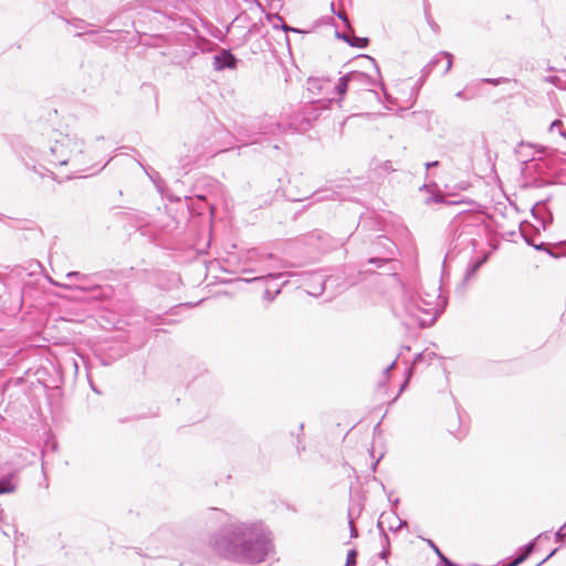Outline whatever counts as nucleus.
I'll use <instances>...</instances> for the list:
<instances>
[{
	"label": "nucleus",
	"instance_id": "obj_1",
	"mask_svg": "<svg viewBox=\"0 0 566 566\" xmlns=\"http://www.w3.org/2000/svg\"><path fill=\"white\" fill-rule=\"evenodd\" d=\"M207 545L221 559L241 565H259L275 555L272 532L256 521H231L210 534Z\"/></svg>",
	"mask_w": 566,
	"mask_h": 566
},
{
	"label": "nucleus",
	"instance_id": "obj_2",
	"mask_svg": "<svg viewBox=\"0 0 566 566\" xmlns=\"http://www.w3.org/2000/svg\"><path fill=\"white\" fill-rule=\"evenodd\" d=\"M444 306L446 300L440 295V287L432 285L430 291L417 294L403 290L400 300L394 305V312L408 328H423L437 319Z\"/></svg>",
	"mask_w": 566,
	"mask_h": 566
},
{
	"label": "nucleus",
	"instance_id": "obj_3",
	"mask_svg": "<svg viewBox=\"0 0 566 566\" xmlns=\"http://www.w3.org/2000/svg\"><path fill=\"white\" fill-rule=\"evenodd\" d=\"M44 156L51 165H70L74 174L87 171L84 143L76 135L56 134Z\"/></svg>",
	"mask_w": 566,
	"mask_h": 566
},
{
	"label": "nucleus",
	"instance_id": "obj_4",
	"mask_svg": "<svg viewBox=\"0 0 566 566\" xmlns=\"http://www.w3.org/2000/svg\"><path fill=\"white\" fill-rule=\"evenodd\" d=\"M219 149L212 148L210 145L198 144L197 142L189 139L182 146L179 151V163L182 168L189 167L196 163L201 156L206 154H217Z\"/></svg>",
	"mask_w": 566,
	"mask_h": 566
},
{
	"label": "nucleus",
	"instance_id": "obj_5",
	"mask_svg": "<svg viewBox=\"0 0 566 566\" xmlns=\"http://www.w3.org/2000/svg\"><path fill=\"white\" fill-rule=\"evenodd\" d=\"M308 90L314 91H322V90H329L334 88L336 94L339 96V99H343L344 95L346 94L347 90L350 88V82L347 81V74L339 77L337 84H333L329 80H310L308 81Z\"/></svg>",
	"mask_w": 566,
	"mask_h": 566
},
{
	"label": "nucleus",
	"instance_id": "obj_6",
	"mask_svg": "<svg viewBox=\"0 0 566 566\" xmlns=\"http://www.w3.org/2000/svg\"><path fill=\"white\" fill-rule=\"evenodd\" d=\"M347 81L350 82V88L356 91H373V87L377 85L376 80H374L368 74L358 71L347 73Z\"/></svg>",
	"mask_w": 566,
	"mask_h": 566
},
{
	"label": "nucleus",
	"instance_id": "obj_7",
	"mask_svg": "<svg viewBox=\"0 0 566 566\" xmlns=\"http://www.w3.org/2000/svg\"><path fill=\"white\" fill-rule=\"evenodd\" d=\"M287 276H290V274L282 273V272L268 273V274L260 275L256 277L247 279L245 281L254 282V281H259V280H265L268 282V285L271 286V290L274 291L276 287L281 289L283 285H285L289 282Z\"/></svg>",
	"mask_w": 566,
	"mask_h": 566
},
{
	"label": "nucleus",
	"instance_id": "obj_8",
	"mask_svg": "<svg viewBox=\"0 0 566 566\" xmlns=\"http://www.w3.org/2000/svg\"><path fill=\"white\" fill-rule=\"evenodd\" d=\"M326 280L323 274L313 273L307 277L306 291L310 295L318 296L325 290Z\"/></svg>",
	"mask_w": 566,
	"mask_h": 566
},
{
	"label": "nucleus",
	"instance_id": "obj_9",
	"mask_svg": "<svg viewBox=\"0 0 566 566\" xmlns=\"http://www.w3.org/2000/svg\"><path fill=\"white\" fill-rule=\"evenodd\" d=\"M452 54L449 53V52H446V51H442L440 53H438L437 55H434V57L424 66V69L422 70L423 74L424 75H428L432 69L438 65V63L442 60V59H446V67L442 72V74H447L451 67H452Z\"/></svg>",
	"mask_w": 566,
	"mask_h": 566
},
{
	"label": "nucleus",
	"instance_id": "obj_10",
	"mask_svg": "<svg viewBox=\"0 0 566 566\" xmlns=\"http://www.w3.org/2000/svg\"><path fill=\"white\" fill-rule=\"evenodd\" d=\"M213 65L216 70H223L226 67L233 69L235 67L237 59L234 55L227 50H223L221 53L214 55Z\"/></svg>",
	"mask_w": 566,
	"mask_h": 566
},
{
	"label": "nucleus",
	"instance_id": "obj_11",
	"mask_svg": "<svg viewBox=\"0 0 566 566\" xmlns=\"http://www.w3.org/2000/svg\"><path fill=\"white\" fill-rule=\"evenodd\" d=\"M515 153L517 157L525 163L528 160H535V154L543 153V149H535L532 144L522 142L517 145Z\"/></svg>",
	"mask_w": 566,
	"mask_h": 566
},
{
	"label": "nucleus",
	"instance_id": "obj_12",
	"mask_svg": "<svg viewBox=\"0 0 566 566\" xmlns=\"http://www.w3.org/2000/svg\"><path fill=\"white\" fill-rule=\"evenodd\" d=\"M281 130V125L276 123L272 117H264L259 126V134L261 135H274Z\"/></svg>",
	"mask_w": 566,
	"mask_h": 566
},
{
	"label": "nucleus",
	"instance_id": "obj_13",
	"mask_svg": "<svg viewBox=\"0 0 566 566\" xmlns=\"http://www.w3.org/2000/svg\"><path fill=\"white\" fill-rule=\"evenodd\" d=\"M18 479L15 474L0 479V494H10L17 490Z\"/></svg>",
	"mask_w": 566,
	"mask_h": 566
},
{
	"label": "nucleus",
	"instance_id": "obj_14",
	"mask_svg": "<svg viewBox=\"0 0 566 566\" xmlns=\"http://www.w3.org/2000/svg\"><path fill=\"white\" fill-rule=\"evenodd\" d=\"M485 262V258H482V259H479L476 260L474 263L470 264L465 271V274H464V280L465 281H469L472 276H474V274L476 273V271L480 269V266Z\"/></svg>",
	"mask_w": 566,
	"mask_h": 566
},
{
	"label": "nucleus",
	"instance_id": "obj_15",
	"mask_svg": "<svg viewBox=\"0 0 566 566\" xmlns=\"http://www.w3.org/2000/svg\"><path fill=\"white\" fill-rule=\"evenodd\" d=\"M562 159V156L557 153H551L548 154L546 158V166L552 169L553 171H558V163Z\"/></svg>",
	"mask_w": 566,
	"mask_h": 566
},
{
	"label": "nucleus",
	"instance_id": "obj_16",
	"mask_svg": "<svg viewBox=\"0 0 566 566\" xmlns=\"http://www.w3.org/2000/svg\"><path fill=\"white\" fill-rule=\"evenodd\" d=\"M368 44V39L366 38H358V36H352V42H349V45L356 46V48H366Z\"/></svg>",
	"mask_w": 566,
	"mask_h": 566
},
{
	"label": "nucleus",
	"instance_id": "obj_17",
	"mask_svg": "<svg viewBox=\"0 0 566 566\" xmlns=\"http://www.w3.org/2000/svg\"><path fill=\"white\" fill-rule=\"evenodd\" d=\"M171 537V534L167 531H160L158 532L157 534H155L151 538H150V542H155L157 539H160L163 542H167L168 539H170Z\"/></svg>",
	"mask_w": 566,
	"mask_h": 566
},
{
	"label": "nucleus",
	"instance_id": "obj_18",
	"mask_svg": "<svg viewBox=\"0 0 566 566\" xmlns=\"http://www.w3.org/2000/svg\"><path fill=\"white\" fill-rule=\"evenodd\" d=\"M356 557H357V552L355 549H350L348 553H347V558H346V564L345 566H355L356 564Z\"/></svg>",
	"mask_w": 566,
	"mask_h": 566
},
{
	"label": "nucleus",
	"instance_id": "obj_19",
	"mask_svg": "<svg viewBox=\"0 0 566 566\" xmlns=\"http://www.w3.org/2000/svg\"><path fill=\"white\" fill-rule=\"evenodd\" d=\"M280 293V287H276L273 293L270 285H266L264 291V298L272 301Z\"/></svg>",
	"mask_w": 566,
	"mask_h": 566
},
{
	"label": "nucleus",
	"instance_id": "obj_20",
	"mask_svg": "<svg viewBox=\"0 0 566 566\" xmlns=\"http://www.w3.org/2000/svg\"><path fill=\"white\" fill-rule=\"evenodd\" d=\"M12 530V526L4 522L3 516H0V531L3 533V535L9 536L10 531Z\"/></svg>",
	"mask_w": 566,
	"mask_h": 566
},
{
	"label": "nucleus",
	"instance_id": "obj_21",
	"mask_svg": "<svg viewBox=\"0 0 566 566\" xmlns=\"http://www.w3.org/2000/svg\"><path fill=\"white\" fill-rule=\"evenodd\" d=\"M534 542H530L528 544H526L524 547H523V553L520 554V556H525V559L532 554L533 549H534Z\"/></svg>",
	"mask_w": 566,
	"mask_h": 566
},
{
	"label": "nucleus",
	"instance_id": "obj_22",
	"mask_svg": "<svg viewBox=\"0 0 566 566\" xmlns=\"http://www.w3.org/2000/svg\"><path fill=\"white\" fill-rule=\"evenodd\" d=\"M555 538L557 542L566 544V530L559 528L555 534Z\"/></svg>",
	"mask_w": 566,
	"mask_h": 566
},
{
	"label": "nucleus",
	"instance_id": "obj_23",
	"mask_svg": "<svg viewBox=\"0 0 566 566\" xmlns=\"http://www.w3.org/2000/svg\"><path fill=\"white\" fill-rule=\"evenodd\" d=\"M66 279H76L78 281H85L87 279V275L82 274L80 272H69L66 274Z\"/></svg>",
	"mask_w": 566,
	"mask_h": 566
},
{
	"label": "nucleus",
	"instance_id": "obj_24",
	"mask_svg": "<svg viewBox=\"0 0 566 566\" xmlns=\"http://www.w3.org/2000/svg\"><path fill=\"white\" fill-rule=\"evenodd\" d=\"M442 201H443V197L441 195H433L426 200V203H430V202L439 203Z\"/></svg>",
	"mask_w": 566,
	"mask_h": 566
},
{
	"label": "nucleus",
	"instance_id": "obj_25",
	"mask_svg": "<svg viewBox=\"0 0 566 566\" xmlns=\"http://www.w3.org/2000/svg\"><path fill=\"white\" fill-rule=\"evenodd\" d=\"M440 562L443 566H458L457 564L448 559L444 555H440Z\"/></svg>",
	"mask_w": 566,
	"mask_h": 566
},
{
	"label": "nucleus",
	"instance_id": "obj_26",
	"mask_svg": "<svg viewBox=\"0 0 566 566\" xmlns=\"http://www.w3.org/2000/svg\"><path fill=\"white\" fill-rule=\"evenodd\" d=\"M525 560V556H517L515 559H513L507 566H517Z\"/></svg>",
	"mask_w": 566,
	"mask_h": 566
},
{
	"label": "nucleus",
	"instance_id": "obj_27",
	"mask_svg": "<svg viewBox=\"0 0 566 566\" xmlns=\"http://www.w3.org/2000/svg\"><path fill=\"white\" fill-rule=\"evenodd\" d=\"M386 261H387L386 259H376V258L369 259V263L376 264L377 266H380Z\"/></svg>",
	"mask_w": 566,
	"mask_h": 566
},
{
	"label": "nucleus",
	"instance_id": "obj_28",
	"mask_svg": "<svg viewBox=\"0 0 566 566\" xmlns=\"http://www.w3.org/2000/svg\"><path fill=\"white\" fill-rule=\"evenodd\" d=\"M562 126V122L559 119H556L554 120L551 126H549V130L553 132L555 128Z\"/></svg>",
	"mask_w": 566,
	"mask_h": 566
},
{
	"label": "nucleus",
	"instance_id": "obj_29",
	"mask_svg": "<svg viewBox=\"0 0 566 566\" xmlns=\"http://www.w3.org/2000/svg\"><path fill=\"white\" fill-rule=\"evenodd\" d=\"M429 545L433 548V551L436 552V554L438 555L439 558H440V555H443L432 541H429Z\"/></svg>",
	"mask_w": 566,
	"mask_h": 566
},
{
	"label": "nucleus",
	"instance_id": "obj_30",
	"mask_svg": "<svg viewBox=\"0 0 566 566\" xmlns=\"http://www.w3.org/2000/svg\"><path fill=\"white\" fill-rule=\"evenodd\" d=\"M282 29L285 32H289V31H291V32H301L298 29H295V28H292V27H289V25H285V24L282 25Z\"/></svg>",
	"mask_w": 566,
	"mask_h": 566
},
{
	"label": "nucleus",
	"instance_id": "obj_31",
	"mask_svg": "<svg viewBox=\"0 0 566 566\" xmlns=\"http://www.w3.org/2000/svg\"><path fill=\"white\" fill-rule=\"evenodd\" d=\"M484 81H485V82H488V83H491V84H493V85H497V84H500L503 80H502V78H495V80H492V78H485Z\"/></svg>",
	"mask_w": 566,
	"mask_h": 566
},
{
	"label": "nucleus",
	"instance_id": "obj_32",
	"mask_svg": "<svg viewBox=\"0 0 566 566\" xmlns=\"http://www.w3.org/2000/svg\"><path fill=\"white\" fill-rule=\"evenodd\" d=\"M547 82L552 83V84H557V82L559 81V78L557 76H548L545 78Z\"/></svg>",
	"mask_w": 566,
	"mask_h": 566
},
{
	"label": "nucleus",
	"instance_id": "obj_33",
	"mask_svg": "<svg viewBox=\"0 0 566 566\" xmlns=\"http://www.w3.org/2000/svg\"><path fill=\"white\" fill-rule=\"evenodd\" d=\"M349 526H350V533H352V537H356L357 536V531L353 524L352 521H349Z\"/></svg>",
	"mask_w": 566,
	"mask_h": 566
},
{
	"label": "nucleus",
	"instance_id": "obj_34",
	"mask_svg": "<svg viewBox=\"0 0 566 566\" xmlns=\"http://www.w3.org/2000/svg\"><path fill=\"white\" fill-rule=\"evenodd\" d=\"M557 552V548L553 549L548 556L546 558H544L541 563L537 564V566L542 565L543 563H545L547 559H549L555 553Z\"/></svg>",
	"mask_w": 566,
	"mask_h": 566
},
{
	"label": "nucleus",
	"instance_id": "obj_35",
	"mask_svg": "<svg viewBox=\"0 0 566 566\" xmlns=\"http://www.w3.org/2000/svg\"><path fill=\"white\" fill-rule=\"evenodd\" d=\"M337 36L343 39L344 41H346L348 44H349V42H352V38H349L348 35H346L344 33L343 34L337 33Z\"/></svg>",
	"mask_w": 566,
	"mask_h": 566
},
{
	"label": "nucleus",
	"instance_id": "obj_36",
	"mask_svg": "<svg viewBox=\"0 0 566 566\" xmlns=\"http://www.w3.org/2000/svg\"><path fill=\"white\" fill-rule=\"evenodd\" d=\"M439 165V161H430L426 164V169H430Z\"/></svg>",
	"mask_w": 566,
	"mask_h": 566
},
{
	"label": "nucleus",
	"instance_id": "obj_37",
	"mask_svg": "<svg viewBox=\"0 0 566 566\" xmlns=\"http://www.w3.org/2000/svg\"><path fill=\"white\" fill-rule=\"evenodd\" d=\"M388 554H389V551L385 548V549L379 554V557H380L381 559H387Z\"/></svg>",
	"mask_w": 566,
	"mask_h": 566
},
{
	"label": "nucleus",
	"instance_id": "obj_38",
	"mask_svg": "<svg viewBox=\"0 0 566 566\" xmlns=\"http://www.w3.org/2000/svg\"><path fill=\"white\" fill-rule=\"evenodd\" d=\"M396 365V360H394L386 369H385V374L388 375L390 373V370L394 368V366Z\"/></svg>",
	"mask_w": 566,
	"mask_h": 566
},
{
	"label": "nucleus",
	"instance_id": "obj_39",
	"mask_svg": "<svg viewBox=\"0 0 566 566\" xmlns=\"http://www.w3.org/2000/svg\"><path fill=\"white\" fill-rule=\"evenodd\" d=\"M527 243L531 244V242L527 240ZM532 245L536 249V250H543L544 249V243H541V244H534L532 243Z\"/></svg>",
	"mask_w": 566,
	"mask_h": 566
},
{
	"label": "nucleus",
	"instance_id": "obj_40",
	"mask_svg": "<svg viewBox=\"0 0 566 566\" xmlns=\"http://www.w3.org/2000/svg\"><path fill=\"white\" fill-rule=\"evenodd\" d=\"M403 526H407V522H406V521H399V525L397 526V528H396V530L401 528V527H403ZM390 528H391V530H395L394 527H390Z\"/></svg>",
	"mask_w": 566,
	"mask_h": 566
},
{
	"label": "nucleus",
	"instance_id": "obj_41",
	"mask_svg": "<svg viewBox=\"0 0 566 566\" xmlns=\"http://www.w3.org/2000/svg\"><path fill=\"white\" fill-rule=\"evenodd\" d=\"M542 538H549L548 533H542V534H539V535L537 536V538H536V539H542Z\"/></svg>",
	"mask_w": 566,
	"mask_h": 566
},
{
	"label": "nucleus",
	"instance_id": "obj_42",
	"mask_svg": "<svg viewBox=\"0 0 566 566\" xmlns=\"http://www.w3.org/2000/svg\"><path fill=\"white\" fill-rule=\"evenodd\" d=\"M384 169H386V171L391 170V166H390L389 161L384 163Z\"/></svg>",
	"mask_w": 566,
	"mask_h": 566
},
{
	"label": "nucleus",
	"instance_id": "obj_43",
	"mask_svg": "<svg viewBox=\"0 0 566 566\" xmlns=\"http://www.w3.org/2000/svg\"><path fill=\"white\" fill-rule=\"evenodd\" d=\"M455 96H457L458 98H463V96H464L463 91H459V92L455 94Z\"/></svg>",
	"mask_w": 566,
	"mask_h": 566
},
{
	"label": "nucleus",
	"instance_id": "obj_44",
	"mask_svg": "<svg viewBox=\"0 0 566 566\" xmlns=\"http://www.w3.org/2000/svg\"><path fill=\"white\" fill-rule=\"evenodd\" d=\"M338 17H339L343 21L347 22V17H346L345 14H338Z\"/></svg>",
	"mask_w": 566,
	"mask_h": 566
},
{
	"label": "nucleus",
	"instance_id": "obj_45",
	"mask_svg": "<svg viewBox=\"0 0 566 566\" xmlns=\"http://www.w3.org/2000/svg\"><path fill=\"white\" fill-rule=\"evenodd\" d=\"M384 542H385L386 544H388V543H389V538H388V536H387L385 533H384Z\"/></svg>",
	"mask_w": 566,
	"mask_h": 566
},
{
	"label": "nucleus",
	"instance_id": "obj_46",
	"mask_svg": "<svg viewBox=\"0 0 566 566\" xmlns=\"http://www.w3.org/2000/svg\"><path fill=\"white\" fill-rule=\"evenodd\" d=\"M368 59H369L374 64H376L375 59H371V57H368ZM375 66H377V65H375ZM376 69H378V67H376ZM377 73H379V70H377ZM378 75L380 76V74H378Z\"/></svg>",
	"mask_w": 566,
	"mask_h": 566
},
{
	"label": "nucleus",
	"instance_id": "obj_47",
	"mask_svg": "<svg viewBox=\"0 0 566 566\" xmlns=\"http://www.w3.org/2000/svg\"><path fill=\"white\" fill-rule=\"evenodd\" d=\"M406 385H407V381H405V382L402 384V386L400 387V391H402V390H403V388L406 387Z\"/></svg>",
	"mask_w": 566,
	"mask_h": 566
},
{
	"label": "nucleus",
	"instance_id": "obj_48",
	"mask_svg": "<svg viewBox=\"0 0 566 566\" xmlns=\"http://www.w3.org/2000/svg\"><path fill=\"white\" fill-rule=\"evenodd\" d=\"M546 252H548V254H549L551 256H554V253H553L552 251H549V249H546Z\"/></svg>",
	"mask_w": 566,
	"mask_h": 566
},
{
	"label": "nucleus",
	"instance_id": "obj_49",
	"mask_svg": "<svg viewBox=\"0 0 566 566\" xmlns=\"http://www.w3.org/2000/svg\"><path fill=\"white\" fill-rule=\"evenodd\" d=\"M546 252H548V254H549L551 256H554V253H553L552 251H549V249H546Z\"/></svg>",
	"mask_w": 566,
	"mask_h": 566
},
{
	"label": "nucleus",
	"instance_id": "obj_50",
	"mask_svg": "<svg viewBox=\"0 0 566 566\" xmlns=\"http://www.w3.org/2000/svg\"><path fill=\"white\" fill-rule=\"evenodd\" d=\"M546 252H548V254H549L551 256H554V253H553L552 251H549V249H546Z\"/></svg>",
	"mask_w": 566,
	"mask_h": 566
},
{
	"label": "nucleus",
	"instance_id": "obj_51",
	"mask_svg": "<svg viewBox=\"0 0 566 566\" xmlns=\"http://www.w3.org/2000/svg\"><path fill=\"white\" fill-rule=\"evenodd\" d=\"M546 252H548V254H549L551 256H554V253H553L552 251H549V249H546Z\"/></svg>",
	"mask_w": 566,
	"mask_h": 566
},
{
	"label": "nucleus",
	"instance_id": "obj_52",
	"mask_svg": "<svg viewBox=\"0 0 566 566\" xmlns=\"http://www.w3.org/2000/svg\"><path fill=\"white\" fill-rule=\"evenodd\" d=\"M379 85H380V86H381V88L385 91L384 83H382V82H379Z\"/></svg>",
	"mask_w": 566,
	"mask_h": 566
},
{
	"label": "nucleus",
	"instance_id": "obj_53",
	"mask_svg": "<svg viewBox=\"0 0 566 566\" xmlns=\"http://www.w3.org/2000/svg\"><path fill=\"white\" fill-rule=\"evenodd\" d=\"M560 135L566 137V132H560Z\"/></svg>",
	"mask_w": 566,
	"mask_h": 566
},
{
	"label": "nucleus",
	"instance_id": "obj_54",
	"mask_svg": "<svg viewBox=\"0 0 566 566\" xmlns=\"http://www.w3.org/2000/svg\"><path fill=\"white\" fill-rule=\"evenodd\" d=\"M560 528L566 530V521H565V524Z\"/></svg>",
	"mask_w": 566,
	"mask_h": 566
}]
</instances>
